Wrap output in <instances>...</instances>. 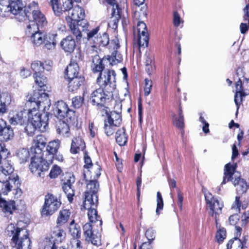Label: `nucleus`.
<instances>
[{"label": "nucleus", "instance_id": "obj_1", "mask_svg": "<svg viewBox=\"0 0 249 249\" xmlns=\"http://www.w3.org/2000/svg\"><path fill=\"white\" fill-rule=\"evenodd\" d=\"M115 72L113 70L100 72L97 81L100 88L95 90L90 98L92 104L103 106L106 99L112 96V93L116 88Z\"/></svg>", "mask_w": 249, "mask_h": 249}, {"label": "nucleus", "instance_id": "obj_2", "mask_svg": "<svg viewBox=\"0 0 249 249\" xmlns=\"http://www.w3.org/2000/svg\"><path fill=\"white\" fill-rule=\"evenodd\" d=\"M108 48L112 51L111 55L108 56L107 58L104 57L102 59L98 54H94L92 55V70L93 71L95 72L102 71L104 69V64L106 61H108L111 65H116L122 60V57L120 53H119L117 49L120 48L119 40L118 39L115 38L109 41Z\"/></svg>", "mask_w": 249, "mask_h": 249}, {"label": "nucleus", "instance_id": "obj_3", "mask_svg": "<svg viewBox=\"0 0 249 249\" xmlns=\"http://www.w3.org/2000/svg\"><path fill=\"white\" fill-rule=\"evenodd\" d=\"M5 233L12 237L13 247L15 249H31V241L26 229L19 228L11 223L7 226Z\"/></svg>", "mask_w": 249, "mask_h": 249}, {"label": "nucleus", "instance_id": "obj_4", "mask_svg": "<svg viewBox=\"0 0 249 249\" xmlns=\"http://www.w3.org/2000/svg\"><path fill=\"white\" fill-rule=\"evenodd\" d=\"M31 161L29 168L32 173L36 176L41 177L42 172L46 171L49 169V164L42 158L41 151L38 149L37 154H32Z\"/></svg>", "mask_w": 249, "mask_h": 249}, {"label": "nucleus", "instance_id": "obj_5", "mask_svg": "<svg viewBox=\"0 0 249 249\" xmlns=\"http://www.w3.org/2000/svg\"><path fill=\"white\" fill-rule=\"evenodd\" d=\"M28 102L33 107L36 106L37 108L42 107L44 110H48L51 106V100L48 94L40 91H35L29 98Z\"/></svg>", "mask_w": 249, "mask_h": 249}, {"label": "nucleus", "instance_id": "obj_6", "mask_svg": "<svg viewBox=\"0 0 249 249\" xmlns=\"http://www.w3.org/2000/svg\"><path fill=\"white\" fill-rule=\"evenodd\" d=\"M205 198L207 205L210 209L209 214L214 217L215 223L217 225L219 216L222 213L223 204L214 198L210 193L206 194Z\"/></svg>", "mask_w": 249, "mask_h": 249}, {"label": "nucleus", "instance_id": "obj_7", "mask_svg": "<svg viewBox=\"0 0 249 249\" xmlns=\"http://www.w3.org/2000/svg\"><path fill=\"white\" fill-rule=\"evenodd\" d=\"M61 204V202L57 196L48 194L45 196L44 204L41 211L42 215L48 216L53 214L58 209Z\"/></svg>", "mask_w": 249, "mask_h": 249}, {"label": "nucleus", "instance_id": "obj_8", "mask_svg": "<svg viewBox=\"0 0 249 249\" xmlns=\"http://www.w3.org/2000/svg\"><path fill=\"white\" fill-rule=\"evenodd\" d=\"M27 121L34 123V125L40 127H45L46 130L48 127V121L49 119L48 114H44L43 117L42 118V115L38 111V108L35 107L27 111Z\"/></svg>", "mask_w": 249, "mask_h": 249}, {"label": "nucleus", "instance_id": "obj_9", "mask_svg": "<svg viewBox=\"0 0 249 249\" xmlns=\"http://www.w3.org/2000/svg\"><path fill=\"white\" fill-rule=\"evenodd\" d=\"M99 184L96 180H91L87 183V190L85 193V205L87 208L92 203H98L97 193L98 191Z\"/></svg>", "mask_w": 249, "mask_h": 249}, {"label": "nucleus", "instance_id": "obj_10", "mask_svg": "<svg viewBox=\"0 0 249 249\" xmlns=\"http://www.w3.org/2000/svg\"><path fill=\"white\" fill-rule=\"evenodd\" d=\"M40 28L35 23L28 24L27 26L26 34L30 36L32 42L36 46H39L44 43V37L45 34L41 32Z\"/></svg>", "mask_w": 249, "mask_h": 249}, {"label": "nucleus", "instance_id": "obj_11", "mask_svg": "<svg viewBox=\"0 0 249 249\" xmlns=\"http://www.w3.org/2000/svg\"><path fill=\"white\" fill-rule=\"evenodd\" d=\"M27 110L18 109L11 110L8 116L9 122L13 125H22L27 122Z\"/></svg>", "mask_w": 249, "mask_h": 249}, {"label": "nucleus", "instance_id": "obj_12", "mask_svg": "<svg viewBox=\"0 0 249 249\" xmlns=\"http://www.w3.org/2000/svg\"><path fill=\"white\" fill-rule=\"evenodd\" d=\"M99 27H98L87 33V38L89 41L93 42L96 45L106 46L109 43L108 36L105 33L101 35L98 34Z\"/></svg>", "mask_w": 249, "mask_h": 249}, {"label": "nucleus", "instance_id": "obj_13", "mask_svg": "<svg viewBox=\"0 0 249 249\" xmlns=\"http://www.w3.org/2000/svg\"><path fill=\"white\" fill-rule=\"evenodd\" d=\"M54 114L56 117L60 120L66 118L71 120L74 116V112L69 109L67 105L63 101H58L54 105Z\"/></svg>", "mask_w": 249, "mask_h": 249}, {"label": "nucleus", "instance_id": "obj_14", "mask_svg": "<svg viewBox=\"0 0 249 249\" xmlns=\"http://www.w3.org/2000/svg\"><path fill=\"white\" fill-rule=\"evenodd\" d=\"M95 225L97 224L86 223L83 226V230L86 239L90 241L93 245L98 246L101 245V235L98 231L96 232L93 230Z\"/></svg>", "mask_w": 249, "mask_h": 249}, {"label": "nucleus", "instance_id": "obj_15", "mask_svg": "<svg viewBox=\"0 0 249 249\" xmlns=\"http://www.w3.org/2000/svg\"><path fill=\"white\" fill-rule=\"evenodd\" d=\"M85 13L83 9L79 6H75L71 13H69L68 17H66L68 23H79L86 25L87 21L83 19Z\"/></svg>", "mask_w": 249, "mask_h": 249}, {"label": "nucleus", "instance_id": "obj_16", "mask_svg": "<svg viewBox=\"0 0 249 249\" xmlns=\"http://www.w3.org/2000/svg\"><path fill=\"white\" fill-rule=\"evenodd\" d=\"M138 43L141 47H146L148 43V34L147 27L143 21H139L137 23Z\"/></svg>", "mask_w": 249, "mask_h": 249}, {"label": "nucleus", "instance_id": "obj_17", "mask_svg": "<svg viewBox=\"0 0 249 249\" xmlns=\"http://www.w3.org/2000/svg\"><path fill=\"white\" fill-rule=\"evenodd\" d=\"M23 4L21 0H14L10 2L9 4L3 7L5 12H9L15 15H19L21 17L19 20H22L24 18L23 14L25 11H23Z\"/></svg>", "mask_w": 249, "mask_h": 249}, {"label": "nucleus", "instance_id": "obj_18", "mask_svg": "<svg viewBox=\"0 0 249 249\" xmlns=\"http://www.w3.org/2000/svg\"><path fill=\"white\" fill-rule=\"evenodd\" d=\"M50 3L55 15L57 16H60L63 12L70 10L73 7L71 0H66L63 2V4L60 0H50Z\"/></svg>", "mask_w": 249, "mask_h": 249}, {"label": "nucleus", "instance_id": "obj_19", "mask_svg": "<svg viewBox=\"0 0 249 249\" xmlns=\"http://www.w3.org/2000/svg\"><path fill=\"white\" fill-rule=\"evenodd\" d=\"M232 175L234 176L235 179L233 180L231 175L228 177V179H231L232 183L236 187V190L239 193H244L247 190V185L245 181L241 178V174L239 172L233 173Z\"/></svg>", "mask_w": 249, "mask_h": 249}, {"label": "nucleus", "instance_id": "obj_20", "mask_svg": "<svg viewBox=\"0 0 249 249\" xmlns=\"http://www.w3.org/2000/svg\"><path fill=\"white\" fill-rule=\"evenodd\" d=\"M97 203L95 204L91 203L89 208H87L85 205V201H84V207L85 209L88 210V215L90 223L97 224L100 227L102 224V222L100 219V216L97 215V212L96 210Z\"/></svg>", "mask_w": 249, "mask_h": 249}, {"label": "nucleus", "instance_id": "obj_21", "mask_svg": "<svg viewBox=\"0 0 249 249\" xmlns=\"http://www.w3.org/2000/svg\"><path fill=\"white\" fill-rule=\"evenodd\" d=\"M8 178L9 180L0 182V196H1V194L7 195L13 187V184L16 185L17 182V184H19L17 176L16 177H9Z\"/></svg>", "mask_w": 249, "mask_h": 249}, {"label": "nucleus", "instance_id": "obj_22", "mask_svg": "<svg viewBox=\"0 0 249 249\" xmlns=\"http://www.w3.org/2000/svg\"><path fill=\"white\" fill-rule=\"evenodd\" d=\"M236 236L230 240L227 245L228 249H244L241 240L238 238L241 234L242 228L239 226H235Z\"/></svg>", "mask_w": 249, "mask_h": 249}, {"label": "nucleus", "instance_id": "obj_23", "mask_svg": "<svg viewBox=\"0 0 249 249\" xmlns=\"http://www.w3.org/2000/svg\"><path fill=\"white\" fill-rule=\"evenodd\" d=\"M68 178L63 185V190L66 195L67 198L70 202H71L73 200V196L74 195V192L72 188V184L75 182L74 176L69 175L67 177Z\"/></svg>", "mask_w": 249, "mask_h": 249}, {"label": "nucleus", "instance_id": "obj_24", "mask_svg": "<svg viewBox=\"0 0 249 249\" xmlns=\"http://www.w3.org/2000/svg\"><path fill=\"white\" fill-rule=\"evenodd\" d=\"M57 34L55 32L45 33L44 37V48L48 50H53L55 49L57 42Z\"/></svg>", "mask_w": 249, "mask_h": 249}, {"label": "nucleus", "instance_id": "obj_25", "mask_svg": "<svg viewBox=\"0 0 249 249\" xmlns=\"http://www.w3.org/2000/svg\"><path fill=\"white\" fill-rule=\"evenodd\" d=\"M30 18H32V20H30L29 24L32 23H35L37 26L38 28H42L47 24V21L44 15L39 11L36 13L35 15L34 14L30 17Z\"/></svg>", "mask_w": 249, "mask_h": 249}, {"label": "nucleus", "instance_id": "obj_26", "mask_svg": "<svg viewBox=\"0 0 249 249\" xmlns=\"http://www.w3.org/2000/svg\"><path fill=\"white\" fill-rule=\"evenodd\" d=\"M0 208L4 213L11 214L16 209L15 202L14 200L6 201L0 196Z\"/></svg>", "mask_w": 249, "mask_h": 249}, {"label": "nucleus", "instance_id": "obj_27", "mask_svg": "<svg viewBox=\"0 0 249 249\" xmlns=\"http://www.w3.org/2000/svg\"><path fill=\"white\" fill-rule=\"evenodd\" d=\"M68 89L69 91L73 92L76 91L83 84L84 77L79 76L78 77H73L71 79H68Z\"/></svg>", "mask_w": 249, "mask_h": 249}, {"label": "nucleus", "instance_id": "obj_28", "mask_svg": "<svg viewBox=\"0 0 249 249\" xmlns=\"http://www.w3.org/2000/svg\"><path fill=\"white\" fill-rule=\"evenodd\" d=\"M237 167V164H231V163L227 164L225 166L224 169V176L223 177V181L221 183V185L225 184L227 182L231 181V179H228V177L229 175H231L232 176V178L233 180L235 179L234 176L232 175L233 173L238 172L236 170Z\"/></svg>", "mask_w": 249, "mask_h": 249}, {"label": "nucleus", "instance_id": "obj_29", "mask_svg": "<svg viewBox=\"0 0 249 249\" xmlns=\"http://www.w3.org/2000/svg\"><path fill=\"white\" fill-rule=\"evenodd\" d=\"M60 46L66 52L71 53L75 47V40L71 36H68L61 41Z\"/></svg>", "mask_w": 249, "mask_h": 249}, {"label": "nucleus", "instance_id": "obj_30", "mask_svg": "<svg viewBox=\"0 0 249 249\" xmlns=\"http://www.w3.org/2000/svg\"><path fill=\"white\" fill-rule=\"evenodd\" d=\"M85 147V144L81 138L78 137L72 140L71 151L73 154H76L80 151H83Z\"/></svg>", "mask_w": 249, "mask_h": 249}, {"label": "nucleus", "instance_id": "obj_31", "mask_svg": "<svg viewBox=\"0 0 249 249\" xmlns=\"http://www.w3.org/2000/svg\"><path fill=\"white\" fill-rule=\"evenodd\" d=\"M67 79H71L73 77H78L79 66L76 62H71L66 70Z\"/></svg>", "mask_w": 249, "mask_h": 249}, {"label": "nucleus", "instance_id": "obj_32", "mask_svg": "<svg viewBox=\"0 0 249 249\" xmlns=\"http://www.w3.org/2000/svg\"><path fill=\"white\" fill-rule=\"evenodd\" d=\"M57 132L64 137H68L70 135L69 125L64 121L59 120L57 124Z\"/></svg>", "mask_w": 249, "mask_h": 249}, {"label": "nucleus", "instance_id": "obj_33", "mask_svg": "<svg viewBox=\"0 0 249 249\" xmlns=\"http://www.w3.org/2000/svg\"><path fill=\"white\" fill-rule=\"evenodd\" d=\"M72 33L76 36L77 39H80L82 37L81 30L84 31L85 25L82 26L83 23H79L78 25L76 23H68Z\"/></svg>", "mask_w": 249, "mask_h": 249}, {"label": "nucleus", "instance_id": "obj_34", "mask_svg": "<svg viewBox=\"0 0 249 249\" xmlns=\"http://www.w3.org/2000/svg\"><path fill=\"white\" fill-rule=\"evenodd\" d=\"M178 115V117H177L173 113L172 115L173 123L178 128L181 129L184 128V116L182 114V110L181 107H179Z\"/></svg>", "mask_w": 249, "mask_h": 249}, {"label": "nucleus", "instance_id": "obj_35", "mask_svg": "<svg viewBox=\"0 0 249 249\" xmlns=\"http://www.w3.org/2000/svg\"><path fill=\"white\" fill-rule=\"evenodd\" d=\"M71 213L69 210L63 209L59 213V215L56 221L57 225L61 226L65 224L69 220Z\"/></svg>", "mask_w": 249, "mask_h": 249}, {"label": "nucleus", "instance_id": "obj_36", "mask_svg": "<svg viewBox=\"0 0 249 249\" xmlns=\"http://www.w3.org/2000/svg\"><path fill=\"white\" fill-rule=\"evenodd\" d=\"M26 13L25 12V14H23V16L25 17V16H26V17L29 18H30L31 16L33 14L35 15L36 13L40 11L38 3L34 1L28 4L26 7Z\"/></svg>", "mask_w": 249, "mask_h": 249}, {"label": "nucleus", "instance_id": "obj_37", "mask_svg": "<svg viewBox=\"0 0 249 249\" xmlns=\"http://www.w3.org/2000/svg\"><path fill=\"white\" fill-rule=\"evenodd\" d=\"M116 141L120 146H123L126 143L127 137L125 134V130L124 128L119 129L116 132Z\"/></svg>", "mask_w": 249, "mask_h": 249}, {"label": "nucleus", "instance_id": "obj_38", "mask_svg": "<svg viewBox=\"0 0 249 249\" xmlns=\"http://www.w3.org/2000/svg\"><path fill=\"white\" fill-rule=\"evenodd\" d=\"M66 236V232L62 229H57L54 231L52 236L51 239L54 241L56 244L61 243L65 239Z\"/></svg>", "mask_w": 249, "mask_h": 249}, {"label": "nucleus", "instance_id": "obj_39", "mask_svg": "<svg viewBox=\"0 0 249 249\" xmlns=\"http://www.w3.org/2000/svg\"><path fill=\"white\" fill-rule=\"evenodd\" d=\"M0 133L1 141H7L11 140L14 136L13 130L10 126H6Z\"/></svg>", "mask_w": 249, "mask_h": 249}, {"label": "nucleus", "instance_id": "obj_40", "mask_svg": "<svg viewBox=\"0 0 249 249\" xmlns=\"http://www.w3.org/2000/svg\"><path fill=\"white\" fill-rule=\"evenodd\" d=\"M69 231L71 235L76 239L80 237L81 229L79 225L75 223L74 220H72L70 224Z\"/></svg>", "mask_w": 249, "mask_h": 249}, {"label": "nucleus", "instance_id": "obj_41", "mask_svg": "<svg viewBox=\"0 0 249 249\" xmlns=\"http://www.w3.org/2000/svg\"><path fill=\"white\" fill-rule=\"evenodd\" d=\"M45 144L46 142H44L43 138L41 136H37L35 146L31 149V154H37L38 149H39L41 151V154H42V149L44 148Z\"/></svg>", "mask_w": 249, "mask_h": 249}, {"label": "nucleus", "instance_id": "obj_42", "mask_svg": "<svg viewBox=\"0 0 249 249\" xmlns=\"http://www.w3.org/2000/svg\"><path fill=\"white\" fill-rule=\"evenodd\" d=\"M246 80L249 79L245 78V81L242 83L241 79L239 78L235 84L236 91H243L245 95L249 94V84L247 83Z\"/></svg>", "mask_w": 249, "mask_h": 249}, {"label": "nucleus", "instance_id": "obj_43", "mask_svg": "<svg viewBox=\"0 0 249 249\" xmlns=\"http://www.w3.org/2000/svg\"><path fill=\"white\" fill-rule=\"evenodd\" d=\"M106 120L114 125L119 126L122 121L121 114L111 112L110 114L107 115V119Z\"/></svg>", "mask_w": 249, "mask_h": 249}, {"label": "nucleus", "instance_id": "obj_44", "mask_svg": "<svg viewBox=\"0 0 249 249\" xmlns=\"http://www.w3.org/2000/svg\"><path fill=\"white\" fill-rule=\"evenodd\" d=\"M11 102V97L8 92H2L0 94V108L4 107L7 110L6 107Z\"/></svg>", "mask_w": 249, "mask_h": 249}, {"label": "nucleus", "instance_id": "obj_45", "mask_svg": "<svg viewBox=\"0 0 249 249\" xmlns=\"http://www.w3.org/2000/svg\"><path fill=\"white\" fill-rule=\"evenodd\" d=\"M36 130H38L41 132H44L46 131L44 127H40L39 126H36L35 125H34V123H32V122L28 121L26 126L25 127V130L28 135L32 136Z\"/></svg>", "mask_w": 249, "mask_h": 249}, {"label": "nucleus", "instance_id": "obj_46", "mask_svg": "<svg viewBox=\"0 0 249 249\" xmlns=\"http://www.w3.org/2000/svg\"><path fill=\"white\" fill-rule=\"evenodd\" d=\"M31 69L35 71V75L40 74L41 72L45 70L44 63L40 61H35L33 62L31 65Z\"/></svg>", "mask_w": 249, "mask_h": 249}, {"label": "nucleus", "instance_id": "obj_47", "mask_svg": "<svg viewBox=\"0 0 249 249\" xmlns=\"http://www.w3.org/2000/svg\"><path fill=\"white\" fill-rule=\"evenodd\" d=\"M17 155L21 163L26 162L30 156L29 151L25 148L19 149Z\"/></svg>", "mask_w": 249, "mask_h": 249}, {"label": "nucleus", "instance_id": "obj_48", "mask_svg": "<svg viewBox=\"0 0 249 249\" xmlns=\"http://www.w3.org/2000/svg\"><path fill=\"white\" fill-rule=\"evenodd\" d=\"M60 141L58 140L50 142L47 147L48 152L51 155H55L59 147Z\"/></svg>", "mask_w": 249, "mask_h": 249}, {"label": "nucleus", "instance_id": "obj_49", "mask_svg": "<svg viewBox=\"0 0 249 249\" xmlns=\"http://www.w3.org/2000/svg\"><path fill=\"white\" fill-rule=\"evenodd\" d=\"M35 82L41 88V90H45V87L47 82V78L40 74L35 75Z\"/></svg>", "mask_w": 249, "mask_h": 249}, {"label": "nucleus", "instance_id": "obj_50", "mask_svg": "<svg viewBox=\"0 0 249 249\" xmlns=\"http://www.w3.org/2000/svg\"><path fill=\"white\" fill-rule=\"evenodd\" d=\"M117 126L114 125L111 123L105 120L104 121V130L106 135L108 136L112 135L115 131V127Z\"/></svg>", "mask_w": 249, "mask_h": 249}, {"label": "nucleus", "instance_id": "obj_51", "mask_svg": "<svg viewBox=\"0 0 249 249\" xmlns=\"http://www.w3.org/2000/svg\"><path fill=\"white\" fill-rule=\"evenodd\" d=\"M0 170L9 176H11L14 170L12 165L6 161H5L4 163H2V165L0 166Z\"/></svg>", "mask_w": 249, "mask_h": 249}, {"label": "nucleus", "instance_id": "obj_52", "mask_svg": "<svg viewBox=\"0 0 249 249\" xmlns=\"http://www.w3.org/2000/svg\"><path fill=\"white\" fill-rule=\"evenodd\" d=\"M157 208L156 213L157 215L160 214V211L162 210L163 208V200L161 194L160 192H158L157 193Z\"/></svg>", "mask_w": 249, "mask_h": 249}, {"label": "nucleus", "instance_id": "obj_53", "mask_svg": "<svg viewBox=\"0 0 249 249\" xmlns=\"http://www.w3.org/2000/svg\"><path fill=\"white\" fill-rule=\"evenodd\" d=\"M243 91H236V93L234 96V102L237 106L236 114L238 113V110L239 108V106L242 103L243 97L245 96Z\"/></svg>", "mask_w": 249, "mask_h": 249}, {"label": "nucleus", "instance_id": "obj_54", "mask_svg": "<svg viewBox=\"0 0 249 249\" xmlns=\"http://www.w3.org/2000/svg\"><path fill=\"white\" fill-rule=\"evenodd\" d=\"M61 169L59 166L54 165L51 169L49 176L51 178H55L61 174Z\"/></svg>", "mask_w": 249, "mask_h": 249}, {"label": "nucleus", "instance_id": "obj_55", "mask_svg": "<svg viewBox=\"0 0 249 249\" xmlns=\"http://www.w3.org/2000/svg\"><path fill=\"white\" fill-rule=\"evenodd\" d=\"M120 13L121 12L117 15V13H116L115 15H112V19L108 23V25L110 27L114 29H116L117 28L119 18H121Z\"/></svg>", "mask_w": 249, "mask_h": 249}, {"label": "nucleus", "instance_id": "obj_56", "mask_svg": "<svg viewBox=\"0 0 249 249\" xmlns=\"http://www.w3.org/2000/svg\"><path fill=\"white\" fill-rule=\"evenodd\" d=\"M44 244V249H56V244L51 238H45Z\"/></svg>", "mask_w": 249, "mask_h": 249}, {"label": "nucleus", "instance_id": "obj_57", "mask_svg": "<svg viewBox=\"0 0 249 249\" xmlns=\"http://www.w3.org/2000/svg\"><path fill=\"white\" fill-rule=\"evenodd\" d=\"M109 4L112 6V15H114L117 13L118 15L121 12V9L119 8V6L115 3V0H106Z\"/></svg>", "mask_w": 249, "mask_h": 249}, {"label": "nucleus", "instance_id": "obj_58", "mask_svg": "<svg viewBox=\"0 0 249 249\" xmlns=\"http://www.w3.org/2000/svg\"><path fill=\"white\" fill-rule=\"evenodd\" d=\"M226 236V231L224 228H222L217 231L215 237L217 242L220 243L224 240Z\"/></svg>", "mask_w": 249, "mask_h": 249}, {"label": "nucleus", "instance_id": "obj_59", "mask_svg": "<svg viewBox=\"0 0 249 249\" xmlns=\"http://www.w3.org/2000/svg\"><path fill=\"white\" fill-rule=\"evenodd\" d=\"M83 98L80 96L73 97L72 99V104L75 108H79L82 105Z\"/></svg>", "mask_w": 249, "mask_h": 249}, {"label": "nucleus", "instance_id": "obj_60", "mask_svg": "<svg viewBox=\"0 0 249 249\" xmlns=\"http://www.w3.org/2000/svg\"><path fill=\"white\" fill-rule=\"evenodd\" d=\"M152 86V82L148 79H145V86L144 88V94L145 96L148 95L151 92V89Z\"/></svg>", "mask_w": 249, "mask_h": 249}, {"label": "nucleus", "instance_id": "obj_61", "mask_svg": "<svg viewBox=\"0 0 249 249\" xmlns=\"http://www.w3.org/2000/svg\"><path fill=\"white\" fill-rule=\"evenodd\" d=\"M9 151L5 147L4 143H0V154L2 159H5L8 155L9 154Z\"/></svg>", "mask_w": 249, "mask_h": 249}, {"label": "nucleus", "instance_id": "obj_62", "mask_svg": "<svg viewBox=\"0 0 249 249\" xmlns=\"http://www.w3.org/2000/svg\"><path fill=\"white\" fill-rule=\"evenodd\" d=\"M249 220V212H245L241 217L242 225H246Z\"/></svg>", "mask_w": 249, "mask_h": 249}, {"label": "nucleus", "instance_id": "obj_63", "mask_svg": "<svg viewBox=\"0 0 249 249\" xmlns=\"http://www.w3.org/2000/svg\"><path fill=\"white\" fill-rule=\"evenodd\" d=\"M239 220V216L237 214H233L229 217V222L231 225H235Z\"/></svg>", "mask_w": 249, "mask_h": 249}, {"label": "nucleus", "instance_id": "obj_64", "mask_svg": "<svg viewBox=\"0 0 249 249\" xmlns=\"http://www.w3.org/2000/svg\"><path fill=\"white\" fill-rule=\"evenodd\" d=\"M174 24L175 26H178L180 23V18L177 12L174 13Z\"/></svg>", "mask_w": 249, "mask_h": 249}]
</instances>
